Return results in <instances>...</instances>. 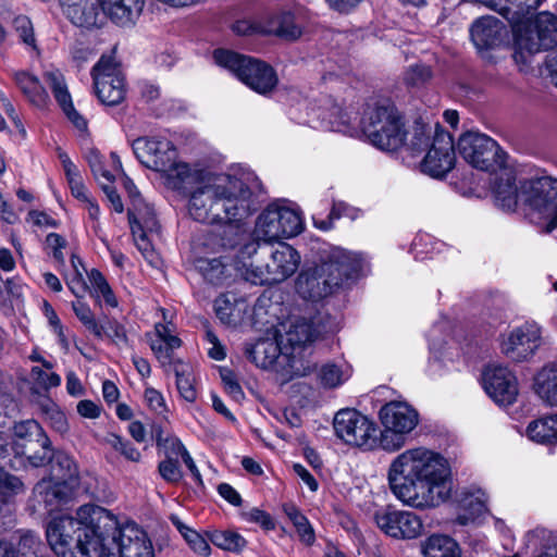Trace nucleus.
<instances>
[{
    "mask_svg": "<svg viewBox=\"0 0 557 557\" xmlns=\"http://www.w3.org/2000/svg\"><path fill=\"white\" fill-rule=\"evenodd\" d=\"M160 476L171 484H176L183 479V471L176 458H165L158 465Z\"/></svg>",
    "mask_w": 557,
    "mask_h": 557,
    "instance_id": "8fccbe9b",
    "label": "nucleus"
},
{
    "mask_svg": "<svg viewBox=\"0 0 557 557\" xmlns=\"http://www.w3.org/2000/svg\"><path fill=\"white\" fill-rule=\"evenodd\" d=\"M342 216H348L355 219L357 216V210L343 201L333 202L332 209L327 218H320L313 214V225L321 231H329L333 227L334 221Z\"/></svg>",
    "mask_w": 557,
    "mask_h": 557,
    "instance_id": "ea45409f",
    "label": "nucleus"
},
{
    "mask_svg": "<svg viewBox=\"0 0 557 557\" xmlns=\"http://www.w3.org/2000/svg\"><path fill=\"white\" fill-rule=\"evenodd\" d=\"M516 184V177L511 171L503 172L495 181L493 194L495 203L504 210L513 211L521 205V183Z\"/></svg>",
    "mask_w": 557,
    "mask_h": 557,
    "instance_id": "a878e982",
    "label": "nucleus"
},
{
    "mask_svg": "<svg viewBox=\"0 0 557 557\" xmlns=\"http://www.w3.org/2000/svg\"><path fill=\"white\" fill-rule=\"evenodd\" d=\"M96 95L107 106H116L125 97V83L113 59L102 57L92 67Z\"/></svg>",
    "mask_w": 557,
    "mask_h": 557,
    "instance_id": "a211bd4d",
    "label": "nucleus"
},
{
    "mask_svg": "<svg viewBox=\"0 0 557 557\" xmlns=\"http://www.w3.org/2000/svg\"><path fill=\"white\" fill-rule=\"evenodd\" d=\"M504 25L493 16L478 18L470 28L473 45L479 51L493 49L502 41Z\"/></svg>",
    "mask_w": 557,
    "mask_h": 557,
    "instance_id": "5701e85b",
    "label": "nucleus"
},
{
    "mask_svg": "<svg viewBox=\"0 0 557 557\" xmlns=\"http://www.w3.org/2000/svg\"><path fill=\"white\" fill-rule=\"evenodd\" d=\"M51 476L65 482L69 486H79V472L73 457L64 451L52 455Z\"/></svg>",
    "mask_w": 557,
    "mask_h": 557,
    "instance_id": "2f4dec72",
    "label": "nucleus"
},
{
    "mask_svg": "<svg viewBox=\"0 0 557 557\" xmlns=\"http://www.w3.org/2000/svg\"><path fill=\"white\" fill-rule=\"evenodd\" d=\"M265 27V20L262 22H253L250 20H239L232 26L234 33L243 36H249L255 34L265 35L263 28Z\"/></svg>",
    "mask_w": 557,
    "mask_h": 557,
    "instance_id": "4d7b16f0",
    "label": "nucleus"
},
{
    "mask_svg": "<svg viewBox=\"0 0 557 557\" xmlns=\"http://www.w3.org/2000/svg\"><path fill=\"white\" fill-rule=\"evenodd\" d=\"M115 527V517L103 507L86 504L75 516L61 515L46 525V539L57 557H101L106 532Z\"/></svg>",
    "mask_w": 557,
    "mask_h": 557,
    "instance_id": "7ed1b4c3",
    "label": "nucleus"
},
{
    "mask_svg": "<svg viewBox=\"0 0 557 557\" xmlns=\"http://www.w3.org/2000/svg\"><path fill=\"white\" fill-rule=\"evenodd\" d=\"M66 115V117L71 121V123L79 131H85L87 128V121L83 115H81L74 108L72 98L66 100L64 103L59 104Z\"/></svg>",
    "mask_w": 557,
    "mask_h": 557,
    "instance_id": "774afa93",
    "label": "nucleus"
},
{
    "mask_svg": "<svg viewBox=\"0 0 557 557\" xmlns=\"http://www.w3.org/2000/svg\"><path fill=\"white\" fill-rule=\"evenodd\" d=\"M304 24L305 16L300 8L281 10L265 20L263 32L265 35H274L285 40H296L302 34Z\"/></svg>",
    "mask_w": 557,
    "mask_h": 557,
    "instance_id": "4be33fe9",
    "label": "nucleus"
},
{
    "mask_svg": "<svg viewBox=\"0 0 557 557\" xmlns=\"http://www.w3.org/2000/svg\"><path fill=\"white\" fill-rule=\"evenodd\" d=\"M246 356L259 368H272L281 356L280 344L271 338L260 339L246 349Z\"/></svg>",
    "mask_w": 557,
    "mask_h": 557,
    "instance_id": "7c9ffc66",
    "label": "nucleus"
},
{
    "mask_svg": "<svg viewBox=\"0 0 557 557\" xmlns=\"http://www.w3.org/2000/svg\"><path fill=\"white\" fill-rule=\"evenodd\" d=\"M521 205L532 219L546 223V232L554 231L557 227V180L552 176L523 180Z\"/></svg>",
    "mask_w": 557,
    "mask_h": 557,
    "instance_id": "f8f14e48",
    "label": "nucleus"
},
{
    "mask_svg": "<svg viewBox=\"0 0 557 557\" xmlns=\"http://www.w3.org/2000/svg\"><path fill=\"white\" fill-rule=\"evenodd\" d=\"M362 269L363 259L359 253L334 248L325 261L298 276L297 292L307 299H322L354 283Z\"/></svg>",
    "mask_w": 557,
    "mask_h": 557,
    "instance_id": "20e7f679",
    "label": "nucleus"
},
{
    "mask_svg": "<svg viewBox=\"0 0 557 557\" xmlns=\"http://www.w3.org/2000/svg\"><path fill=\"white\" fill-rule=\"evenodd\" d=\"M257 252V244L248 242L244 244L237 253L233 257L220 258H198L195 262L196 269L205 280L211 284H221L228 276V268H233L236 272L235 261L250 259Z\"/></svg>",
    "mask_w": 557,
    "mask_h": 557,
    "instance_id": "aec40b11",
    "label": "nucleus"
},
{
    "mask_svg": "<svg viewBox=\"0 0 557 557\" xmlns=\"http://www.w3.org/2000/svg\"><path fill=\"white\" fill-rule=\"evenodd\" d=\"M63 13L79 27H91L97 23L98 12L89 0H59Z\"/></svg>",
    "mask_w": 557,
    "mask_h": 557,
    "instance_id": "c85d7f7f",
    "label": "nucleus"
},
{
    "mask_svg": "<svg viewBox=\"0 0 557 557\" xmlns=\"http://www.w3.org/2000/svg\"><path fill=\"white\" fill-rule=\"evenodd\" d=\"M184 540L187 542L189 547L201 556H209L211 553L210 545L208 542L195 530H191Z\"/></svg>",
    "mask_w": 557,
    "mask_h": 557,
    "instance_id": "e2e57ef3",
    "label": "nucleus"
},
{
    "mask_svg": "<svg viewBox=\"0 0 557 557\" xmlns=\"http://www.w3.org/2000/svg\"><path fill=\"white\" fill-rule=\"evenodd\" d=\"M300 256L296 249L280 243L270 253L264 268L253 267L250 259L235 261V268L248 282L256 285L276 284L292 276L298 269Z\"/></svg>",
    "mask_w": 557,
    "mask_h": 557,
    "instance_id": "6e6552de",
    "label": "nucleus"
},
{
    "mask_svg": "<svg viewBox=\"0 0 557 557\" xmlns=\"http://www.w3.org/2000/svg\"><path fill=\"white\" fill-rule=\"evenodd\" d=\"M211 542L225 550L238 552L245 547V539L233 531H214L210 535Z\"/></svg>",
    "mask_w": 557,
    "mask_h": 557,
    "instance_id": "a18cd8bd",
    "label": "nucleus"
},
{
    "mask_svg": "<svg viewBox=\"0 0 557 557\" xmlns=\"http://www.w3.org/2000/svg\"><path fill=\"white\" fill-rule=\"evenodd\" d=\"M99 3L113 23L129 26L139 17L145 0H99Z\"/></svg>",
    "mask_w": 557,
    "mask_h": 557,
    "instance_id": "393cba45",
    "label": "nucleus"
},
{
    "mask_svg": "<svg viewBox=\"0 0 557 557\" xmlns=\"http://www.w3.org/2000/svg\"><path fill=\"white\" fill-rule=\"evenodd\" d=\"M350 374L348 366L342 367L335 363H326L321 368L319 377L325 387L333 388L347 381Z\"/></svg>",
    "mask_w": 557,
    "mask_h": 557,
    "instance_id": "79ce46f5",
    "label": "nucleus"
},
{
    "mask_svg": "<svg viewBox=\"0 0 557 557\" xmlns=\"http://www.w3.org/2000/svg\"><path fill=\"white\" fill-rule=\"evenodd\" d=\"M221 377L224 388L228 395H231L235 400L244 398V392L237 382L235 374L231 370L222 371Z\"/></svg>",
    "mask_w": 557,
    "mask_h": 557,
    "instance_id": "680f3d73",
    "label": "nucleus"
},
{
    "mask_svg": "<svg viewBox=\"0 0 557 557\" xmlns=\"http://www.w3.org/2000/svg\"><path fill=\"white\" fill-rule=\"evenodd\" d=\"M432 78V70L425 64L410 65L404 73V82L411 87H419L428 83Z\"/></svg>",
    "mask_w": 557,
    "mask_h": 557,
    "instance_id": "09e8293b",
    "label": "nucleus"
},
{
    "mask_svg": "<svg viewBox=\"0 0 557 557\" xmlns=\"http://www.w3.org/2000/svg\"><path fill=\"white\" fill-rule=\"evenodd\" d=\"M457 148L467 163L481 171H496L506 162V153L485 134L465 133L459 137Z\"/></svg>",
    "mask_w": 557,
    "mask_h": 557,
    "instance_id": "2eb2a0df",
    "label": "nucleus"
},
{
    "mask_svg": "<svg viewBox=\"0 0 557 557\" xmlns=\"http://www.w3.org/2000/svg\"><path fill=\"white\" fill-rule=\"evenodd\" d=\"M129 225L138 226L149 232L158 231V221L153 208L145 201L144 198H137L136 201L128 207L127 210Z\"/></svg>",
    "mask_w": 557,
    "mask_h": 557,
    "instance_id": "473e14b6",
    "label": "nucleus"
},
{
    "mask_svg": "<svg viewBox=\"0 0 557 557\" xmlns=\"http://www.w3.org/2000/svg\"><path fill=\"white\" fill-rule=\"evenodd\" d=\"M304 227L300 212L284 201L270 203L257 218L253 243H272L298 235Z\"/></svg>",
    "mask_w": 557,
    "mask_h": 557,
    "instance_id": "9b49d317",
    "label": "nucleus"
},
{
    "mask_svg": "<svg viewBox=\"0 0 557 557\" xmlns=\"http://www.w3.org/2000/svg\"><path fill=\"white\" fill-rule=\"evenodd\" d=\"M47 247L51 250L53 259L64 264L63 249L66 247V240L57 233H50L46 237Z\"/></svg>",
    "mask_w": 557,
    "mask_h": 557,
    "instance_id": "13d9d810",
    "label": "nucleus"
},
{
    "mask_svg": "<svg viewBox=\"0 0 557 557\" xmlns=\"http://www.w3.org/2000/svg\"><path fill=\"white\" fill-rule=\"evenodd\" d=\"M542 335L543 329L537 322L527 321L500 335V351L515 362L527 361L542 346Z\"/></svg>",
    "mask_w": 557,
    "mask_h": 557,
    "instance_id": "dca6fc26",
    "label": "nucleus"
},
{
    "mask_svg": "<svg viewBox=\"0 0 557 557\" xmlns=\"http://www.w3.org/2000/svg\"><path fill=\"white\" fill-rule=\"evenodd\" d=\"M527 435L531 441L553 444L550 416L531 421L527 428Z\"/></svg>",
    "mask_w": 557,
    "mask_h": 557,
    "instance_id": "c03bdc74",
    "label": "nucleus"
},
{
    "mask_svg": "<svg viewBox=\"0 0 557 557\" xmlns=\"http://www.w3.org/2000/svg\"><path fill=\"white\" fill-rule=\"evenodd\" d=\"M383 430L380 445L386 451H397L406 445L407 436L419 424L418 411L408 403L393 400L380 410Z\"/></svg>",
    "mask_w": 557,
    "mask_h": 557,
    "instance_id": "ddd939ff",
    "label": "nucleus"
},
{
    "mask_svg": "<svg viewBox=\"0 0 557 557\" xmlns=\"http://www.w3.org/2000/svg\"><path fill=\"white\" fill-rule=\"evenodd\" d=\"M14 81L27 100L37 108H46L50 102L48 91L39 78L26 71L14 73Z\"/></svg>",
    "mask_w": 557,
    "mask_h": 557,
    "instance_id": "c756f323",
    "label": "nucleus"
},
{
    "mask_svg": "<svg viewBox=\"0 0 557 557\" xmlns=\"http://www.w3.org/2000/svg\"><path fill=\"white\" fill-rule=\"evenodd\" d=\"M283 327L284 334H280L281 343L288 345L293 350L311 344L321 333L313 321L302 318L292 319Z\"/></svg>",
    "mask_w": 557,
    "mask_h": 557,
    "instance_id": "b1692460",
    "label": "nucleus"
},
{
    "mask_svg": "<svg viewBox=\"0 0 557 557\" xmlns=\"http://www.w3.org/2000/svg\"><path fill=\"white\" fill-rule=\"evenodd\" d=\"M392 494L403 505L418 510L437 508L454 490L451 468L440 453L423 446L398 454L387 469Z\"/></svg>",
    "mask_w": 557,
    "mask_h": 557,
    "instance_id": "f03ea898",
    "label": "nucleus"
},
{
    "mask_svg": "<svg viewBox=\"0 0 557 557\" xmlns=\"http://www.w3.org/2000/svg\"><path fill=\"white\" fill-rule=\"evenodd\" d=\"M103 537L101 557H154L151 541L136 523L119 527L115 519L114 529L106 532Z\"/></svg>",
    "mask_w": 557,
    "mask_h": 557,
    "instance_id": "4468645a",
    "label": "nucleus"
},
{
    "mask_svg": "<svg viewBox=\"0 0 557 557\" xmlns=\"http://www.w3.org/2000/svg\"><path fill=\"white\" fill-rule=\"evenodd\" d=\"M397 524L398 539H417L423 532L422 520L412 511L397 510Z\"/></svg>",
    "mask_w": 557,
    "mask_h": 557,
    "instance_id": "4c0bfd02",
    "label": "nucleus"
},
{
    "mask_svg": "<svg viewBox=\"0 0 557 557\" xmlns=\"http://www.w3.org/2000/svg\"><path fill=\"white\" fill-rule=\"evenodd\" d=\"M360 124L369 141L379 149L395 151L404 146L406 132L403 117L389 101L368 103Z\"/></svg>",
    "mask_w": 557,
    "mask_h": 557,
    "instance_id": "423d86ee",
    "label": "nucleus"
},
{
    "mask_svg": "<svg viewBox=\"0 0 557 557\" xmlns=\"http://www.w3.org/2000/svg\"><path fill=\"white\" fill-rule=\"evenodd\" d=\"M285 515L292 521L301 543L311 546L315 542V532L309 519L293 504L283 507Z\"/></svg>",
    "mask_w": 557,
    "mask_h": 557,
    "instance_id": "f704fd0d",
    "label": "nucleus"
},
{
    "mask_svg": "<svg viewBox=\"0 0 557 557\" xmlns=\"http://www.w3.org/2000/svg\"><path fill=\"white\" fill-rule=\"evenodd\" d=\"M35 435H41V428L35 420L29 419L15 423L13 428L12 443L9 444L0 435V438L7 444L8 448L7 456L4 458H0V460L9 458L8 463L13 469H18L24 466V457L26 456L29 446L35 444L33 441ZM39 442L40 440L36 441V443Z\"/></svg>",
    "mask_w": 557,
    "mask_h": 557,
    "instance_id": "412c9836",
    "label": "nucleus"
},
{
    "mask_svg": "<svg viewBox=\"0 0 557 557\" xmlns=\"http://www.w3.org/2000/svg\"><path fill=\"white\" fill-rule=\"evenodd\" d=\"M32 403L39 409L45 418L59 406L48 396V392L30 394Z\"/></svg>",
    "mask_w": 557,
    "mask_h": 557,
    "instance_id": "69168bd1",
    "label": "nucleus"
},
{
    "mask_svg": "<svg viewBox=\"0 0 557 557\" xmlns=\"http://www.w3.org/2000/svg\"><path fill=\"white\" fill-rule=\"evenodd\" d=\"M144 398L148 408L154 413L166 417L169 408L162 393L151 386H147L144 393Z\"/></svg>",
    "mask_w": 557,
    "mask_h": 557,
    "instance_id": "864d4df0",
    "label": "nucleus"
},
{
    "mask_svg": "<svg viewBox=\"0 0 557 557\" xmlns=\"http://www.w3.org/2000/svg\"><path fill=\"white\" fill-rule=\"evenodd\" d=\"M39 445L41 446V453H35L32 455H27V461L33 467H41L46 465L48 461H52L51 449H50V441L46 436H41Z\"/></svg>",
    "mask_w": 557,
    "mask_h": 557,
    "instance_id": "052dcab7",
    "label": "nucleus"
},
{
    "mask_svg": "<svg viewBox=\"0 0 557 557\" xmlns=\"http://www.w3.org/2000/svg\"><path fill=\"white\" fill-rule=\"evenodd\" d=\"M133 151L146 168L161 172L170 188L174 186V182L177 181L176 175L183 168L195 166L177 161L175 146L165 138L139 137L133 141Z\"/></svg>",
    "mask_w": 557,
    "mask_h": 557,
    "instance_id": "9d476101",
    "label": "nucleus"
},
{
    "mask_svg": "<svg viewBox=\"0 0 557 557\" xmlns=\"http://www.w3.org/2000/svg\"><path fill=\"white\" fill-rule=\"evenodd\" d=\"M376 525L386 535L398 539L397 510H383L375 513Z\"/></svg>",
    "mask_w": 557,
    "mask_h": 557,
    "instance_id": "3c124183",
    "label": "nucleus"
},
{
    "mask_svg": "<svg viewBox=\"0 0 557 557\" xmlns=\"http://www.w3.org/2000/svg\"><path fill=\"white\" fill-rule=\"evenodd\" d=\"M14 26L20 34L21 39L27 46L36 47L33 24L27 16L21 15L14 20Z\"/></svg>",
    "mask_w": 557,
    "mask_h": 557,
    "instance_id": "6e6d98bb",
    "label": "nucleus"
},
{
    "mask_svg": "<svg viewBox=\"0 0 557 557\" xmlns=\"http://www.w3.org/2000/svg\"><path fill=\"white\" fill-rule=\"evenodd\" d=\"M104 443L112 449L120 453L127 460L133 462H139L141 459L140 451L128 441L124 440L115 433H108L104 438Z\"/></svg>",
    "mask_w": 557,
    "mask_h": 557,
    "instance_id": "37998d69",
    "label": "nucleus"
},
{
    "mask_svg": "<svg viewBox=\"0 0 557 557\" xmlns=\"http://www.w3.org/2000/svg\"><path fill=\"white\" fill-rule=\"evenodd\" d=\"M533 388L544 404L557 407V363H548L535 374Z\"/></svg>",
    "mask_w": 557,
    "mask_h": 557,
    "instance_id": "cd10ccee",
    "label": "nucleus"
},
{
    "mask_svg": "<svg viewBox=\"0 0 557 557\" xmlns=\"http://www.w3.org/2000/svg\"><path fill=\"white\" fill-rule=\"evenodd\" d=\"M42 76L59 104L64 103L66 100L72 98L65 77L59 69L49 66L44 71Z\"/></svg>",
    "mask_w": 557,
    "mask_h": 557,
    "instance_id": "58836bf2",
    "label": "nucleus"
},
{
    "mask_svg": "<svg viewBox=\"0 0 557 557\" xmlns=\"http://www.w3.org/2000/svg\"><path fill=\"white\" fill-rule=\"evenodd\" d=\"M172 189L187 195V212L200 223L242 221L258 206L250 173H214L199 165L183 168Z\"/></svg>",
    "mask_w": 557,
    "mask_h": 557,
    "instance_id": "f257e3e1",
    "label": "nucleus"
},
{
    "mask_svg": "<svg viewBox=\"0 0 557 557\" xmlns=\"http://www.w3.org/2000/svg\"><path fill=\"white\" fill-rule=\"evenodd\" d=\"M88 278L92 286V290L90 292L91 295L97 297L101 296L107 306L112 308L117 307V299L100 271L91 269L88 273Z\"/></svg>",
    "mask_w": 557,
    "mask_h": 557,
    "instance_id": "a19ab883",
    "label": "nucleus"
},
{
    "mask_svg": "<svg viewBox=\"0 0 557 557\" xmlns=\"http://www.w3.org/2000/svg\"><path fill=\"white\" fill-rule=\"evenodd\" d=\"M216 317L224 324L232 325L236 323V308L225 295L218 297L214 301Z\"/></svg>",
    "mask_w": 557,
    "mask_h": 557,
    "instance_id": "603ef678",
    "label": "nucleus"
},
{
    "mask_svg": "<svg viewBox=\"0 0 557 557\" xmlns=\"http://www.w3.org/2000/svg\"><path fill=\"white\" fill-rule=\"evenodd\" d=\"M76 490L77 487L69 486L65 482L50 476L42 479L35 485L34 494L46 506L54 507L71 498Z\"/></svg>",
    "mask_w": 557,
    "mask_h": 557,
    "instance_id": "bb28decb",
    "label": "nucleus"
},
{
    "mask_svg": "<svg viewBox=\"0 0 557 557\" xmlns=\"http://www.w3.org/2000/svg\"><path fill=\"white\" fill-rule=\"evenodd\" d=\"M413 153L428 149L421 163L422 172L432 177H442L455 165L456 156L453 137L440 126L416 125L409 144Z\"/></svg>",
    "mask_w": 557,
    "mask_h": 557,
    "instance_id": "0eeeda50",
    "label": "nucleus"
},
{
    "mask_svg": "<svg viewBox=\"0 0 557 557\" xmlns=\"http://www.w3.org/2000/svg\"><path fill=\"white\" fill-rule=\"evenodd\" d=\"M483 387L486 394L498 405H512L518 395V380L507 367L491 364L483 371Z\"/></svg>",
    "mask_w": 557,
    "mask_h": 557,
    "instance_id": "6ab92c4d",
    "label": "nucleus"
},
{
    "mask_svg": "<svg viewBox=\"0 0 557 557\" xmlns=\"http://www.w3.org/2000/svg\"><path fill=\"white\" fill-rule=\"evenodd\" d=\"M159 448L164 451L165 458L183 457L188 450L183 443L174 435H166L164 442L159 441Z\"/></svg>",
    "mask_w": 557,
    "mask_h": 557,
    "instance_id": "5fc2aeb1",
    "label": "nucleus"
},
{
    "mask_svg": "<svg viewBox=\"0 0 557 557\" xmlns=\"http://www.w3.org/2000/svg\"><path fill=\"white\" fill-rule=\"evenodd\" d=\"M486 503L487 496L480 488L462 493L459 505L467 512L461 517L465 520L463 523L468 520H474L485 512L487 509Z\"/></svg>",
    "mask_w": 557,
    "mask_h": 557,
    "instance_id": "c9c22d12",
    "label": "nucleus"
},
{
    "mask_svg": "<svg viewBox=\"0 0 557 557\" xmlns=\"http://www.w3.org/2000/svg\"><path fill=\"white\" fill-rule=\"evenodd\" d=\"M39 544H40L39 537L32 532H27V533L21 535L18 544H17V550L20 554H22L24 556L36 555Z\"/></svg>",
    "mask_w": 557,
    "mask_h": 557,
    "instance_id": "0e129e2a",
    "label": "nucleus"
},
{
    "mask_svg": "<svg viewBox=\"0 0 557 557\" xmlns=\"http://www.w3.org/2000/svg\"><path fill=\"white\" fill-rule=\"evenodd\" d=\"M424 557H461V550L456 541L447 535H431L423 546Z\"/></svg>",
    "mask_w": 557,
    "mask_h": 557,
    "instance_id": "72a5a7b5",
    "label": "nucleus"
},
{
    "mask_svg": "<svg viewBox=\"0 0 557 557\" xmlns=\"http://www.w3.org/2000/svg\"><path fill=\"white\" fill-rule=\"evenodd\" d=\"M30 394L49 392L50 388L61 385V376L51 370L34 366L29 372Z\"/></svg>",
    "mask_w": 557,
    "mask_h": 557,
    "instance_id": "e433bc0d",
    "label": "nucleus"
},
{
    "mask_svg": "<svg viewBox=\"0 0 557 557\" xmlns=\"http://www.w3.org/2000/svg\"><path fill=\"white\" fill-rule=\"evenodd\" d=\"M335 434L347 445L372 449L376 444V424L355 409L339 410L333 421Z\"/></svg>",
    "mask_w": 557,
    "mask_h": 557,
    "instance_id": "f3484780",
    "label": "nucleus"
},
{
    "mask_svg": "<svg viewBox=\"0 0 557 557\" xmlns=\"http://www.w3.org/2000/svg\"><path fill=\"white\" fill-rule=\"evenodd\" d=\"M72 308L77 319L97 337L102 336V326L98 324L89 306L81 300L74 301Z\"/></svg>",
    "mask_w": 557,
    "mask_h": 557,
    "instance_id": "de8ad7c7",
    "label": "nucleus"
},
{
    "mask_svg": "<svg viewBox=\"0 0 557 557\" xmlns=\"http://www.w3.org/2000/svg\"><path fill=\"white\" fill-rule=\"evenodd\" d=\"M66 285L77 298L85 297L89 289L83 271L73 272L70 276H67Z\"/></svg>",
    "mask_w": 557,
    "mask_h": 557,
    "instance_id": "bf43d9fd",
    "label": "nucleus"
},
{
    "mask_svg": "<svg viewBox=\"0 0 557 557\" xmlns=\"http://www.w3.org/2000/svg\"><path fill=\"white\" fill-rule=\"evenodd\" d=\"M213 59L258 94L267 95L277 84L275 71L263 61L223 49L215 50Z\"/></svg>",
    "mask_w": 557,
    "mask_h": 557,
    "instance_id": "1a4fd4ad",
    "label": "nucleus"
},
{
    "mask_svg": "<svg viewBox=\"0 0 557 557\" xmlns=\"http://www.w3.org/2000/svg\"><path fill=\"white\" fill-rule=\"evenodd\" d=\"M245 519L248 522H253V523L260 524L264 530H272L275 527L274 521L271 518V516L269 513H267L265 511L258 509V508H252L249 511H247L245 513Z\"/></svg>",
    "mask_w": 557,
    "mask_h": 557,
    "instance_id": "338daca9",
    "label": "nucleus"
},
{
    "mask_svg": "<svg viewBox=\"0 0 557 557\" xmlns=\"http://www.w3.org/2000/svg\"><path fill=\"white\" fill-rule=\"evenodd\" d=\"M150 349L164 371L172 370L176 377V387L182 398L188 403L197 399L195 373L191 364L174 359L173 352L182 345L173 323H156L152 332L147 333Z\"/></svg>",
    "mask_w": 557,
    "mask_h": 557,
    "instance_id": "39448f33",
    "label": "nucleus"
},
{
    "mask_svg": "<svg viewBox=\"0 0 557 557\" xmlns=\"http://www.w3.org/2000/svg\"><path fill=\"white\" fill-rule=\"evenodd\" d=\"M7 444L0 438V458L7 456ZM23 491V483L14 475L9 474L0 467V495L10 496Z\"/></svg>",
    "mask_w": 557,
    "mask_h": 557,
    "instance_id": "49530a36",
    "label": "nucleus"
}]
</instances>
